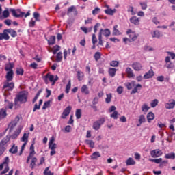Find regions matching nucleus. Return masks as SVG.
I'll use <instances>...</instances> for the list:
<instances>
[{
	"mask_svg": "<svg viewBox=\"0 0 175 175\" xmlns=\"http://www.w3.org/2000/svg\"><path fill=\"white\" fill-rule=\"evenodd\" d=\"M77 77H78L79 81H81V80H83L84 77V73L81 71H77Z\"/></svg>",
	"mask_w": 175,
	"mask_h": 175,
	"instance_id": "obj_41",
	"label": "nucleus"
},
{
	"mask_svg": "<svg viewBox=\"0 0 175 175\" xmlns=\"http://www.w3.org/2000/svg\"><path fill=\"white\" fill-rule=\"evenodd\" d=\"M9 157H6L3 163L0 165V170L4 169V170L1 172V174H5V173H8V172H9Z\"/></svg>",
	"mask_w": 175,
	"mask_h": 175,
	"instance_id": "obj_4",
	"label": "nucleus"
},
{
	"mask_svg": "<svg viewBox=\"0 0 175 175\" xmlns=\"http://www.w3.org/2000/svg\"><path fill=\"white\" fill-rule=\"evenodd\" d=\"M28 137H29V133H25L21 139V142H23L24 143H28Z\"/></svg>",
	"mask_w": 175,
	"mask_h": 175,
	"instance_id": "obj_30",
	"label": "nucleus"
},
{
	"mask_svg": "<svg viewBox=\"0 0 175 175\" xmlns=\"http://www.w3.org/2000/svg\"><path fill=\"white\" fill-rule=\"evenodd\" d=\"M94 58L96 61L99 60L100 59V53L99 52H96L94 54Z\"/></svg>",
	"mask_w": 175,
	"mask_h": 175,
	"instance_id": "obj_63",
	"label": "nucleus"
},
{
	"mask_svg": "<svg viewBox=\"0 0 175 175\" xmlns=\"http://www.w3.org/2000/svg\"><path fill=\"white\" fill-rule=\"evenodd\" d=\"M40 94H42V90H39L37 94L36 95V96L33 99V103H35V102H36V100H38V98H39Z\"/></svg>",
	"mask_w": 175,
	"mask_h": 175,
	"instance_id": "obj_59",
	"label": "nucleus"
},
{
	"mask_svg": "<svg viewBox=\"0 0 175 175\" xmlns=\"http://www.w3.org/2000/svg\"><path fill=\"white\" fill-rule=\"evenodd\" d=\"M126 73H127V76L129 79H132V77H135V74H133V70L131 68H126Z\"/></svg>",
	"mask_w": 175,
	"mask_h": 175,
	"instance_id": "obj_20",
	"label": "nucleus"
},
{
	"mask_svg": "<svg viewBox=\"0 0 175 175\" xmlns=\"http://www.w3.org/2000/svg\"><path fill=\"white\" fill-rule=\"evenodd\" d=\"M49 80L52 83V85H54V84H55V81H58V75L55 77L54 75L48 73L44 77V81L46 84H49Z\"/></svg>",
	"mask_w": 175,
	"mask_h": 175,
	"instance_id": "obj_3",
	"label": "nucleus"
},
{
	"mask_svg": "<svg viewBox=\"0 0 175 175\" xmlns=\"http://www.w3.org/2000/svg\"><path fill=\"white\" fill-rule=\"evenodd\" d=\"M170 27L172 31H175V22H172Z\"/></svg>",
	"mask_w": 175,
	"mask_h": 175,
	"instance_id": "obj_64",
	"label": "nucleus"
},
{
	"mask_svg": "<svg viewBox=\"0 0 175 175\" xmlns=\"http://www.w3.org/2000/svg\"><path fill=\"white\" fill-rule=\"evenodd\" d=\"M154 118H155V115L154 114V113L149 112L147 114L148 122H151V121H152V120H154Z\"/></svg>",
	"mask_w": 175,
	"mask_h": 175,
	"instance_id": "obj_29",
	"label": "nucleus"
},
{
	"mask_svg": "<svg viewBox=\"0 0 175 175\" xmlns=\"http://www.w3.org/2000/svg\"><path fill=\"white\" fill-rule=\"evenodd\" d=\"M149 161L150 162H154V163H161L162 162V158H159V159H149Z\"/></svg>",
	"mask_w": 175,
	"mask_h": 175,
	"instance_id": "obj_43",
	"label": "nucleus"
},
{
	"mask_svg": "<svg viewBox=\"0 0 175 175\" xmlns=\"http://www.w3.org/2000/svg\"><path fill=\"white\" fill-rule=\"evenodd\" d=\"M75 116L77 120H79V118H81V109H77Z\"/></svg>",
	"mask_w": 175,
	"mask_h": 175,
	"instance_id": "obj_52",
	"label": "nucleus"
},
{
	"mask_svg": "<svg viewBox=\"0 0 175 175\" xmlns=\"http://www.w3.org/2000/svg\"><path fill=\"white\" fill-rule=\"evenodd\" d=\"M42 103H43V100L40 99L39 100V105H38V104H35L33 111L35 112V111H36V110H39L40 109V106H42Z\"/></svg>",
	"mask_w": 175,
	"mask_h": 175,
	"instance_id": "obj_34",
	"label": "nucleus"
},
{
	"mask_svg": "<svg viewBox=\"0 0 175 175\" xmlns=\"http://www.w3.org/2000/svg\"><path fill=\"white\" fill-rule=\"evenodd\" d=\"M2 13V7L0 5V20H5V18H8L9 16H10V14L9 13V9L6 8L3 12L2 15H1Z\"/></svg>",
	"mask_w": 175,
	"mask_h": 175,
	"instance_id": "obj_8",
	"label": "nucleus"
},
{
	"mask_svg": "<svg viewBox=\"0 0 175 175\" xmlns=\"http://www.w3.org/2000/svg\"><path fill=\"white\" fill-rule=\"evenodd\" d=\"M5 103H7V105L8 106V109H13V103L9 102L8 100H5Z\"/></svg>",
	"mask_w": 175,
	"mask_h": 175,
	"instance_id": "obj_62",
	"label": "nucleus"
},
{
	"mask_svg": "<svg viewBox=\"0 0 175 175\" xmlns=\"http://www.w3.org/2000/svg\"><path fill=\"white\" fill-rule=\"evenodd\" d=\"M17 125V122L14 120L10 123L9 128H10V131H12L13 128Z\"/></svg>",
	"mask_w": 175,
	"mask_h": 175,
	"instance_id": "obj_55",
	"label": "nucleus"
},
{
	"mask_svg": "<svg viewBox=\"0 0 175 175\" xmlns=\"http://www.w3.org/2000/svg\"><path fill=\"white\" fill-rule=\"evenodd\" d=\"M72 110V107L68 106L63 111L61 118H63V120H65L66 117H68V115L70 113V111Z\"/></svg>",
	"mask_w": 175,
	"mask_h": 175,
	"instance_id": "obj_12",
	"label": "nucleus"
},
{
	"mask_svg": "<svg viewBox=\"0 0 175 175\" xmlns=\"http://www.w3.org/2000/svg\"><path fill=\"white\" fill-rule=\"evenodd\" d=\"M146 122V116L144 115H140L138 117V122H137V126H141L142 124Z\"/></svg>",
	"mask_w": 175,
	"mask_h": 175,
	"instance_id": "obj_17",
	"label": "nucleus"
},
{
	"mask_svg": "<svg viewBox=\"0 0 175 175\" xmlns=\"http://www.w3.org/2000/svg\"><path fill=\"white\" fill-rule=\"evenodd\" d=\"M50 167H47L44 171V175H54V173H52L51 171L49 170Z\"/></svg>",
	"mask_w": 175,
	"mask_h": 175,
	"instance_id": "obj_49",
	"label": "nucleus"
},
{
	"mask_svg": "<svg viewBox=\"0 0 175 175\" xmlns=\"http://www.w3.org/2000/svg\"><path fill=\"white\" fill-rule=\"evenodd\" d=\"M142 110L143 113H147L148 110H150V107L147 105V103H144L142 106Z\"/></svg>",
	"mask_w": 175,
	"mask_h": 175,
	"instance_id": "obj_36",
	"label": "nucleus"
},
{
	"mask_svg": "<svg viewBox=\"0 0 175 175\" xmlns=\"http://www.w3.org/2000/svg\"><path fill=\"white\" fill-rule=\"evenodd\" d=\"M111 118H113V120H117L118 118V112L117 111H114L110 116Z\"/></svg>",
	"mask_w": 175,
	"mask_h": 175,
	"instance_id": "obj_48",
	"label": "nucleus"
},
{
	"mask_svg": "<svg viewBox=\"0 0 175 175\" xmlns=\"http://www.w3.org/2000/svg\"><path fill=\"white\" fill-rule=\"evenodd\" d=\"M126 33L129 37V42H135V40H137L139 37V34L132 31V29H128L126 31Z\"/></svg>",
	"mask_w": 175,
	"mask_h": 175,
	"instance_id": "obj_6",
	"label": "nucleus"
},
{
	"mask_svg": "<svg viewBox=\"0 0 175 175\" xmlns=\"http://www.w3.org/2000/svg\"><path fill=\"white\" fill-rule=\"evenodd\" d=\"M59 46L58 45H56L53 47V54H57V52L59 51Z\"/></svg>",
	"mask_w": 175,
	"mask_h": 175,
	"instance_id": "obj_61",
	"label": "nucleus"
},
{
	"mask_svg": "<svg viewBox=\"0 0 175 175\" xmlns=\"http://www.w3.org/2000/svg\"><path fill=\"white\" fill-rule=\"evenodd\" d=\"M166 159H175V154L174 153H168L166 154L165 156Z\"/></svg>",
	"mask_w": 175,
	"mask_h": 175,
	"instance_id": "obj_38",
	"label": "nucleus"
},
{
	"mask_svg": "<svg viewBox=\"0 0 175 175\" xmlns=\"http://www.w3.org/2000/svg\"><path fill=\"white\" fill-rule=\"evenodd\" d=\"M10 38V37L6 29H5L3 33H0V40H9Z\"/></svg>",
	"mask_w": 175,
	"mask_h": 175,
	"instance_id": "obj_16",
	"label": "nucleus"
},
{
	"mask_svg": "<svg viewBox=\"0 0 175 175\" xmlns=\"http://www.w3.org/2000/svg\"><path fill=\"white\" fill-rule=\"evenodd\" d=\"M116 72H117V69L111 68L109 70V75L111 76V77H114L116 76Z\"/></svg>",
	"mask_w": 175,
	"mask_h": 175,
	"instance_id": "obj_40",
	"label": "nucleus"
},
{
	"mask_svg": "<svg viewBox=\"0 0 175 175\" xmlns=\"http://www.w3.org/2000/svg\"><path fill=\"white\" fill-rule=\"evenodd\" d=\"M14 66V64L13 63H8L7 64H5V69L6 70V72H10V71H13V68Z\"/></svg>",
	"mask_w": 175,
	"mask_h": 175,
	"instance_id": "obj_26",
	"label": "nucleus"
},
{
	"mask_svg": "<svg viewBox=\"0 0 175 175\" xmlns=\"http://www.w3.org/2000/svg\"><path fill=\"white\" fill-rule=\"evenodd\" d=\"M133 85V86L135 85V81H133L131 83H127L126 84V87L127 90H132Z\"/></svg>",
	"mask_w": 175,
	"mask_h": 175,
	"instance_id": "obj_51",
	"label": "nucleus"
},
{
	"mask_svg": "<svg viewBox=\"0 0 175 175\" xmlns=\"http://www.w3.org/2000/svg\"><path fill=\"white\" fill-rule=\"evenodd\" d=\"M112 33L114 36L121 35V33L120 32V30H118V25H116L113 27V31Z\"/></svg>",
	"mask_w": 175,
	"mask_h": 175,
	"instance_id": "obj_33",
	"label": "nucleus"
},
{
	"mask_svg": "<svg viewBox=\"0 0 175 175\" xmlns=\"http://www.w3.org/2000/svg\"><path fill=\"white\" fill-rule=\"evenodd\" d=\"M105 102L106 103H110V102H111V94H107Z\"/></svg>",
	"mask_w": 175,
	"mask_h": 175,
	"instance_id": "obj_57",
	"label": "nucleus"
},
{
	"mask_svg": "<svg viewBox=\"0 0 175 175\" xmlns=\"http://www.w3.org/2000/svg\"><path fill=\"white\" fill-rule=\"evenodd\" d=\"M139 5L142 10H146V9H147V2H140Z\"/></svg>",
	"mask_w": 175,
	"mask_h": 175,
	"instance_id": "obj_56",
	"label": "nucleus"
},
{
	"mask_svg": "<svg viewBox=\"0 0 175 175\" xmlns=\"http://www.w3.org/2000/svg\"><path fill=\"white\" fill-rule=\"evenodd\" d=\"M70 87H72V83L70 81H68V83L66 86V94H69V91H70Z\"/></svg>",
	"mask_w": 175,
	"mask_h": 175,
	"instance_id": "obj_46",
	"label": "nucleus"
},
{
	"mask_svg": "<svg viewBox=\"0 0 175 175\" xmlns=\"http://www.w3.org/2000/svg\"><path fill=\"white\" fill-rule=\"evenodd\" d=\"M9 140H10V138L9 137H4L0 142V147H3L5 144H6Z\"/></svg>",
	"mask_w": 175,
	"mask_h": 175,
	"instance_id": "obj_32",
	"label": "nucleus"
},
{
	"mask_svg": "<svg viewBox=\"0 0 175 175\" xmlns=\"http://www.w3.org/2000/svg\"><path fill=\"white\" fill-rule=\"evenodd\" d=\"M131 66L133 69H134V70H135L136 72H139V70H142V69H143V65L137 62L133 63Z\"/></svg>",
	"mask_w": 175,
	"mask_h": 175,
	"instance_id": "obj_11",
	"label": "nucleus"
},
{
	"mask_svg": "<svg viewBox=\"0 0 175 175\" xmlns=\"http://www.w3.org/2000/svg\"><path fill=\"white\" fill-rule=\"evenodd\" d=\"M100 12V8L96 7L93 11L92 14L93 16H96V14H98Z\"/></svg>",
	"mask_w": 175,
	"mask_h": 175,
	"instance_id": "obj_60",
	"label": "nucleus"
},
{
	"mask_svg": "<svg viewBox=\"0 0 175 175\" xmlns=\"http://www.w3.org/2000/svg\"><path fill=\"white\" fill-rule=\"evenodd\" d=\"M154 76V71L152 70H150L148 72L145 73L144 75V79H151Z\"/></svg>",
	"mask_w": 175,
	"mask_h": 175,
	"instance_id": "obj_22",
	"label": "nucleus"
},
{
	"mask_svg": "<svg viewBox=\"0 0 175 175\" xmlns=\"http://www.w3.org/2000/svg\"><path fill=\"white\" fill-rule=\"evenodd\" d=\"M135 163H136V162H135V160H133V159L131 157L129 158L126 161V164L127 166H129L130 165H135Z\"/></svg>",
	"mask_w": 175,
	"mask_h": 175,
	"instance_id": "obj_37",
	"label": "nucleus"
},
{
	"mask_svg": "<svg viewBox=\"0 0 175 175\" xmlns=\"http://www.w3.org/2000/svg\"><path fill=\"white\" fill-rule=\"evenodd\" d=\"M85 144L89 146V147H90V148H94L95 147V142H94V141H92L91 139L85 140Z\"/></svg>",
	"mask_w": 175,
	"mask_h": 175,
	"instance_id": "obj_27",
	"label": "nucleus"
},
{
	"mask_svg": "<svg viewBox=\"0 0 175 175\" xmlns=\"http://www.w3.org/2000/svg\"><path fill=\"white\" fill-rule=\"evenodd\" d=\"M72 13L75 17L77 16L79 12H77V9H76V7L75 5H72L70 8H68L67 11V16H72Z\"/></svg>",
	"mask_w": 175,
	"mask_h": 175,
	"instance_id": "obj_7",
	"label": "nucleus"
},
{
	"mask_svg": "<svg viewBox=\"0 0 175 175\" xmlns=\"http://www.w3.org/2000/svg\"><path fill=\"white\" fill-rule=\"evenodd\" d=\"M142 86L140 84H137L134 89L132 90L131 94H136L137 90H142Z\"/></svg>",
	"mask_w": 175,
	"mask_h": 175,
	"instance_id": "obj_42",
	"label": "nucleus"
},
{
	"mask_svg": "<svg viewBox=\"0 0 175 175\" xmlns=\"http://www.w3.org/2000/svg\"><path fill=\"white\" fill-rule=\"evenodd\" d=\"M158 103H159L158 99H154L151 101L150 106L151 107H156L157 106H158Z\"/></svg>",
	"mask_w": 175,
	"mask_h": 175,
	"instance_id": "obj_44",
	"label": "nucleus"
},
{
	"mask_svg": "<svg viewBox=\"0 0 175 175\" xmlns=\"http://www.w3.org/2000/svg\"><path fill=\"white\" fill-rule=\"evenodd\" d=\"M162 154V150L159 149H156L150 152V155L152 158H159V157H161Z\"/></svg>",
	"mask_w": 175,
	"mask_h": 175,
	"instance_id": "obj_10",
	"label": "nucleus"
},
{
	"mask_svg": "<svg viewBox=\"0 0 175 175\" xmlns=\"http://www.w3.org/2000/svg\"><path fill=\"white\" fill-rule=\"evenodd\" d=\"M16 14L18 17H25L27 18L28 17V16H31V13L29 12H27V14H25V13L22 12L20 10H16Z\"/></svg>",
	"mask_w": 175,
	"mask_h": 175,
	"instance_id": "obj_18",
	"label": "nucleus"
},
{
	"mask_svg": "<svg viewBox=\"0 0 175 175\" xmlns=\"http://www.w3.org/2000/svg\"><path fill=\"white\" fill-rule=\"evenodd\" d=\"M105 121H106L105 118H100L98 120L95 121L92 125L93 129H94V131H99L100 126L105 124Z\"/></svg>",
	"mask_w": 175,
	"mask_h": 175,
	"instance_id": "obj_5",
	"label": "nucleus"
},
{
	"mask_svg": "<svg viewBox=\"0 0 175 175\" xmlns=\"http://www.w3.org/2000/svg\"><path fill=\"white\" fill-rule=\"evenodd\" d=\"M9 10L11 12V13H12V16L14 17L18 18V15H17V10H14L13 8H10Z\"/></svg>",
	"mask_w": 175,
	"mask_h": 175,
	"instance_id": "obj_53",
	"label": "nucleus"
},
{
	"mask_svg": "<svg viewBox=\"0 0 175 175\" xmlns=\"http://www.w3.org/2000/svg\"><path fill=\"white\" fill-rule=\"evenodd\" d=\"M48 43L50 45L55 44V36H51L48 41Z\"/></svg>",
	"mask_w": 175,
	"mask_h": 175,
	"instance_id": "obj_39",
	"label": "nucleus"
},
{
	"mask_svg": "<svg viewBox=\"0 0 175 175\" xmlns=\"http://www.w3.org/2000/svg\"><path fill=\"white\" fill-rule=\"evenodd\" d=\"M120 64V62H118V61H112L110 63L111 66L117 68V66H118V65Z\"/></svg>",
	"mask_w": 175,
	"mask_h": 175,
	"instance_id": "obj_58",
	"label": "nucleus"
},
{
	"mask_svg": "<svg viewBox=\"0 0 175 175\" xmlns=\"http://www.w3.org/2000/svg\"><path fill=\"white\" fill-rule=\"evenodd\" d=\"M54 142H55V138H54V137H51L49 142V148L50 150H55V148H57V144L54 143Z\"/></svg>",
	"mask_w": 175,
	"mask_h": 175,
	"instance_id": "obj_13",
	"label": "nucleus"
},
{
	"mask_svg": "<svg viewBox=\"0 0 175 175\" xmlns=\"http://www.w3.org/2000/svg\"><path fill=\"white\" fill-rule=\"evenodd\" d=\"M6 117V109H1L0 110V118H5Z\"/></svg>",
	"mask_w": 175,
	"mask_h": 175,
	"instance_id": "obj_45",
	"label": "nucleus"
},
{
	"mask_svg": "<svg viewBox=\"0 0 175 175\" xmlns=\"http://www.w3.org/2000/svg\"><path fill=\"white\" fill-rule=\"evenodd\" d=\"M150 35L152 38H155L156 39H161L162 38V33L158 30L151 31Z\"/></svg>",
	"mask_w": 175,
	"mask_h": 175,
	"instance_id": "obj_14",
	"label": "nucleus"
},
{
	"mask_svg": "<svg viewBox=\"0 0 175 175\" xmlns=\"http://www.w3.org/2000/svg\"><path fill=\"white\" fill-rule=\"evenodd\" d=\"M100 33H101V36L102 35H104V36H106V37L110 36V30H109L108 29H106L105 30L100 29Z\"/></svg>",
	"mask_w": 175,
	"mask_h": 175,
	"instance_id": "obj_31",
	"label": "nucleus"
},
{
	"mask_svg": "<svg viewBox=\"0 0 175 175\" xmlns=\"http://www.w3.org/2000/svg\"><path fill=\"white\" fill-rule=\"evenodd\" d=\"M98 158H100V153L99 152H94L91 155V159H98Z\"/></svg>",
	"mask_w": 175,
	"mask_h": 175,
	"instance_id": "obj_35",
	"label": "nucleus"
},
{
	"mask_svg": "<svg viewBox=\"0 0 175 175\" xmlns=\"http://www.w3.org/2000/svg\"><path fill=\"white\" fill-rule=\"evenodd\" d=\"M35 154H36V152H35V146H33V144H32L30 146L29 154L26 161L27 163H29V161H31L30 163L31 169H33L36 165V162H38V159L35 157Z\"/></svg>",
	"mask_w": 175,
	"mask_h": 175,
	"instance_id": "obj_2",
	"label": "nucleus"
},
{
	"mask_svg": "<svg viewBox=\"0 0 175 175\" xmlns=\"http://www.w3.org/2000/svg\"><path fill=\"white\" fill-rule=\"evenodd\" d=\"M62 60V52H59L56 56V61L57 62H61Z\"/></svg>",
	"mask_w": 175,
	"mask_h": 175,
	"instance_id": "obj_47",
	"label": "nucleus"
},
{
	"mask_svg": "<svg viewBox=\"0 0 175 175\" xmlns=\"http://www.w3.org/2000/svg\"><path fill=\"white\" fill-rule=\"evenodd\" d=\"M175 107V100L174 99H171L168 101V103H165V109H174Z\"/></svg>",
	"mask_w": 175,
	"mask_h": 175,
	"instance_id": "obj_15",
	"label": "nucleus"
},
{
	"mask_svg": "<svg viewBox=\"0 0 175 175\" xmlns=\"http://www.w3.org/2000/svg\"><path fill=\"white\" fill-rule=\"evenodd\" d=\"M9 81H5L4 83L3 89L6 90V91H12L14 88V83H9Z\"/></svg>",
	"mask_w": 175,
	"mask_h": 175,
	"instance_id": "obj_9",
	"label": "nucleus"
},
{
	"mask_svg": "<svg viewBox=\"0 0 175 175\" xmlns=\"http://www.w3.org/2000/svg\"><path fill=\"white\" fill-rule=\"evenodd\" d=\"M50 100L46 101L42 107V110H46L48 107H50Z\"/></svg>",
	"mask_w": 175,
	"mask_h": 175,
	"instance_id": "obj_54",
	"label": "nucleus"
},
{
	"mask_svg": "<svg viewBox=\"0 0 175 175\" xmlns=\"http://www.w3.org/2000/svg\"><path fill=\"white\" fill-rule=\"evenodd\" d=\"M81 91L82 94H84V95H90V90H88V87L85 85H83L81 87Z\"/></svg>",
	"mask_w": 175,
	"mask_h": 175,
	"instance_id": "obj_21",
	"label": "nucleus"
},
{
	"mask_svg": "<svg viewBox=\"0 0 175 175\" xmlns=\"http://www.w3.org/2000/svg\"><path fill=\"white\" fill-rule=\"evenodd\" d=\"M107 9L105 10V12L106 13V14H109V16H113V14H114V13H116V12H117V10L116 9H111L109 8V5H107Z\"/></svg>",
	"mask_w": 175,
	"mask_h": 175,
	"instance_id": "obj_24",
	"label": "nucleus"
},
{
	"mask_svg": "<svg viewBox=\"0 0 175 175\" xmlns=\"http://www.w3.org/2000/svg\"><path fill=\"white\" fill-rule=\"evenodd\" d=\"M10 152H11V154H16V152H17V146L13 145L10 149Z\"/></svg>",
	"mask_w": 175,
	"mask_h": 175,
	"instance_id": "obj_50",
	"label": "nucleus"
},
{
	"mask_svg": "<svg viewBox=\"0 0 175 175\" xmlns=\"http://www.w3.org/2000/svg\"><path fill=\"white\" fill-rule=\"evenodd\" d=\"M130 22L134 25H139L140 24V19L136 16H133L130 18Z\"/></svg>",
	"mask_w": 175,
	"mask_h": 175,
	"instance_id": "obj_19",
	"label": "nucleus"
},
{
	"mask_svg": "<svg viewBox=\"0 0 175 175\" xmlns=\"http://www.w3.org/2000/svg\"><path fill=\"white\" fill-rule=\"evenodd\" d=\"M27 100L28 92L25 91H22L19 92L14 98V106L15 107H18V106H20V104L26 103Z\"/></svg>",
	"mask_w": 175,
	"mask_h": 175,
	"instance_id": "obj_1",
	"label": "nucleus"
},
{
	"mask_svg": "<svg viewBox=\"0 0 175 175\" xmlns=\"http://www.w3.org/2000/svg\"><path fill=\"white\" fill-rule=\"evenodd\" d=\"M7 30V33L9 35H11L12 38H16L17 36V32L14 31V29H8Z\"/></svg>",
	"mask_w": 175,
	"mask_h": 175,
	"instance_id": "obj_28",
	"label": "nucleus"
},
{
	"mask_svg": "<svg viewBox=\"0 0 175 175\" xmlns=\"http://www.w3.org/2000/svg\"><path fill=\"white\" fill-rule=\"evenodd\" d=\"M23 129V127H19L16 129V131L14 133V134L11 136L12 139H17V137L20 133H21V130Z\"/></svg>",
	"mask_w": 175,
	"mask_h": 175,
	"instance_id": "obj_25",
	"label": "nucleus"
},
{
	"mask_svg": "<svg viewBox=\"0 0 175 175\" xmlns=\"http://www.w3.org/2000/svg\"><path fill=\"white\" fill-rule=\"evenodd\" d=\"M13 71H8L5 78H6V81H12L13 80Z\"/></svg>",
	"mask_w": 175,
	"mask_h": 175,
	"instance_id": "obj_23",
	"label": "nucleus"
}]
</instances>
